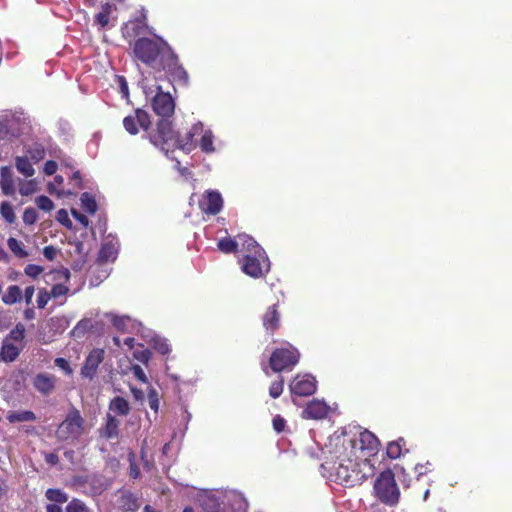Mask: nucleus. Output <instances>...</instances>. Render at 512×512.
Returning a JSON list of instances; mask_svg holds the SVG:
<instances>
[{"label":"nucleus","mask_w":512,"mask_h":512,"mask_svg":"<svg viewBox=\"0 0 512 512\" xmlns=\"http://www.w3.org/2000/svg\"><path fill=\"white\" fill-rule=\"evenodd\" d=\"M137 60L157 71H164L171 81L187 83L188 74L179 63V58L171 46L161 37L138 38L133 45Z\"/></svg>","instance_id":"1"},{"label":"nucleus","mask_w":512,"mask_h":512,"mask_svg":"<svg viewBox=\"0 0 512 512\" xmlns=\"http://www.w3.org/2000/svg\"><path fill=\"white\" fill-rule=\"evenodd\" d=\"M330 458L321 465L329 472V476L334 481L344 486H355L364 479L359 458L351 456L349 451L344 449L339 443L335 444L333 451L330 452Z\"/></svg>","instance_id":"2"},{"label":"nucleus","mask_w":512,"mask_h":512,"mask_svg":"<svg viewBox=\"0 0 512 512\" xmlns=\"http://www.w3.org/2000/svg\"><path fill=\"white\" fill-rule=\"evenodd\" d=\"M338 443L348 450L351 456L359 458L363 464L378 452L380 446L376 435L369 430H363L353 437L344 436Z\"/></svg>","instance_id":"3"},{"label":"nucleus","mask_w":512,"mask_h":512,"mask_svg":"<svg viewBox=\"0 0 512 512\" xmlns=\"http://www.w3.org/2000/svg\"><path fill=\"white\" fill-rule=\"evenodd\" d=\"M84 428L85 419L77 408L72 407L64 420L58 425L55 435L57 440L61 442H74L82 436Z\"/></svg>","instance_id":"4"},{"label":"nucleus","mask_w":512,"mask_h":512,"mask_svg":"<svg viewBox=\"0 0 512 512\" xmlns=\"http://www.w3.org/2000/svg\"><path fill=\"white\" fill-rule=\"evenodd\" d=\"M150 142L164 151H174L177 147L178 133L173 129L169 119H160L156 128L147 132Z\"/></svg>","instance_id":"5"},{"label":"nucleus","mask_w":512,"mask_h":512,"mask_svg":"<svg viewBox=\"0 0 512 512\" xmlns=\"http://www.w3.org/2000/svg\"><path fill=\"white\" fill-rule=\"evenodd\" d=\"M300 360V352L291 344L273 350L269 366L274 372L291 371Z\"/></svg>","instance_id":"6"},{"label":"nucleus","mask_w":512,"mask_h":512,"mask_svg":"<svg viewBox=\"0 0 512 512\" xmlns=\"http://www.w3.org/2000/svg\"><path fill=\"white\" fill-rule=\"evenodd\" d=\"M374 489L377 497L386 504H395L399 500V489L395 481L394 473L387 469L378 476Z\"/></svg>","instance_id":"7"},{"label":"nucleus","mask_w":512,"mask_h":512,"mask_svg":"<svg viewBox=\"0 0 512 512\" xmlns=\"http://www.w3.org/2000/svg\"><path fill=\"white\" fill-rule=\"evenodd\" d=\"M242 272L252 278H262L270 271V261L265 251L244 254L241 260Z\"/></svg>","instance_id":"8"},{"label":"nucleus","mask_w":512,"mask_h":512,"mask_svg":"<svg viewBox=\"0 0 512 512\" xmlns=\"http://www.w3.org/2000/svg\"><path fill=\"white\" fill-rule=\"evenodd\" d=\"M156 95L152 99V108L161 119H169L175 110V101L169 92L161 91L159 86Z\"/></svg>","instance_id":"9"},{"label":"nucleus","mask_w":512,"mask_h":512,"mask_svg":"<svg viewBox=\"0 0 512 512\" xmlns=\"http://www.w3.org/2000/svg\"><path fill=\"white\" fill-rule=\"evenodd\" d=\"M289 388L293 395L307 397L315 393L317 381L309 374L297 375L289 384Z\"/></svg>","instance_id":"10"},{"label":"nucleus","mask_w":512,"mask_h":512,"mask_svg":"<svg viewBox=\"0 0 512 512\" xmlns=\"http://www.w3.org/2000/svg\"><path fill=\"white\" fill-rule=\"evenodd\" d=\"M150 124V116L143 109H136L133 115H128L123 119V126L131 135H136L139 132L138 126L148 132Z\"/></svg>","instance_id":"11"},{"label":"nucleus","mask_w":512,"mask_h":512,"mask_svg":"<svg viewBox=\"0 0 512 512\" xmlns=\"http://www.w3.org/2000/svg\"><path fill=\"white\" fill-rule=\"evenodd\" d=\"M199 503L204 512H242L240 508H235L234 504L220 502L218 497L210 493L201 495Z\"/></svg>","instance_id":"12"},{"label":"nucleus","mask_w":512,"mask_h":512,"mask_svg":"<svg viewBox=\"0 0 512 512\" xmlns=\"http://www.w3.org/2000/svg\"><path fill=\"white\" fill-rule=\"evenodd\" d=\"M105 351L102 348H94L86 357L82 367L81 376L92 380L97 374L99 365L103 362Z\"/></svg>","instance_id":"13"},{"label":"nucleus","mask_w":512,"mask_h":512,"mask_svg":"<svg viewBox=\"0 0 512 512\" xmlns=\"http://www.w3.org/2000/svg\"><path fill=\"white\" fill-rule=\"evenodd\" d=\"M118 252L119 243L117 239L107 237L101 244L97 256V263L102 265L108 262H114L118 256Z\"/></svg>","instance_id":"14"},{"label":"nucleus","mask_w":512,"mask_h":512,"mask_svg":"<svg viewBox=\"0 0 512 512\" xmlns=\"http://www.w3.org/2000/svg\"><path fill=\"white\" fill-rule=\"evenodd\" d=\"M202 211L207 214L216 215L223 207V199L218 191H207L199 202Z\"/></svg>","instance_id":"15"},{"label":"nucleus","mask_w":512,"mask_h":512,"mask_svg":"<svg viewBox=\"0 0 512 512\" xmlns=\"http://www.w3.org/2000/svg\"><path fill=\"white\" fill-rule=\"evenodd\" d=\"M202 132H203L202 123H197L191 127V129L185 134V136L181 137L178 134L176 149H180L186 153L191 152L196 147V142L194 140V137L201 135Z\"/></svg>","instance_id":"16"},{"label":"nucleus","mask_w":512,"mask_h":512,"mask_svg":"<svg viewBox=\"0 0 512 512\" xmlns=\"http://www.w3.org/2000/svg\"><path fill=\"white\" fill-rule=\"evenodd\" d=\"M33 387L42 395L47 396L53 392L56 386V377L54 375L39 373L32 381Z\"/></svg>","instance_id":"17"},{"label":"nucleus","mask_w":512,"mask_h":512,"mask_svg":"<svg viewBox=\"0 0 512 512\" xmlns=\"http://www.w3.org/2000/svg\"><path fill=\"white\" fill-rule=\"evenodd\" d=\"M263 326L267 333L273 335L280 327V313L278 304L269 306L262 318Z\"/></svg>","instance_id":"18"},{"label":"nucleus","mask_w":512,"mask_h":512,"mask_svg":"<svg viewBox=\"0 0 512 512\" xmlns=\"http://www.w3.org/2000/svg\"><path fill=\"white\" fill-rule=\"evenodd\" d=\"M329 411L328 405L324 401L312 400L303 410V417L306 419H323L327 416Z\"/></svg>","instance_id":"19"},{"label":"nucleus","mask_w":512,"mask_h":512,"mask_svg":"<svg viewBox=\"0 0 512 512\" xmlns=\"http://www.w3.org/2000/svg\"><path fill=\"white\" fill-rule=\"evenodd\" d=\"M118 508L121 512H136L139 509L138 498L130 491H124L118 498Z\"/></svg>","instance_id":"20"},{"label":"nucleus","mask_w":512,"mask_h":512,"mask_svg":"<svg viewBox=\"0 0 512 512\" xmlns=\"http://www.w3.org/2000/svg\"><path fill=\"white\" fill-rule=\"evenodd\" d=\"M120 422L111 414H107L105 425L99 430L100 436L105 439H114L119 435Z\"/></svg>","instance_id":"21"},{"label":"nucleus","mask_w":512,"mask_h":512,"mask_svg":"<svg viewBox=\"0 0 512 512\" xmlns=\"http://www.w3.org/2000/svg\"><path fill=\"white\" fill-rule=\"evenodd\" d=\"M0 177H1L0 186H1L2 192L7 196L13 195L15 192V187H14V180H13V175H12L10 167H8V166L1 167Z\"/></svg>","instance_id":"22"},{"label":"nucleus","mask_w":512,"mask_h":512,"mask_svg":"<svg viewBox=\"0 0 512 512\" xmlns=\"http://www.w3.org/2000/svg\"><path fill=\"white\" fill-rule=\"evenodd\" d=\"M238 242L241 252L244 254H253L265 251L254 238L246 234L238 235Z\"/></svg>","instance_id":"23"},{"label":"nucleus","mask_w":512,"mask_h":512,"mask_svg":"<svg viewBox=\"0 0 512 512\" xmlns=\"http://www.w3.org/2000/svg\"><path fill=\"white\" fill-rule=\"evenodd\" d=\"M20 354V348L4 339L0 349V360L4 362H13Z\"/></svg>","instance_id":"24"},{"label":"nucleus","mask_w":512,"mask_h":512,"mask_svg":"<svg viewBox=\"0 0 512 512\" xmlns=\"http://www.w3.org/2000/svg\"><path fill=\"white\" fill-rule=\"evenodd\" d=\"M115 7L110 3L102 5L101 10L94 17V24L99 27L100 30L105 29L109 22L110 17Z\"/></svg>","instance_id":"25"},{"label":"nucleus","mask_w":512,"mask_h":512,"mask_svg":"<svg viewBox=\"0 0 512 512\" xmlns=\"http://www.w3.org/2000/svg\"><path fill=\"white\" fill-rule=\"evenodd\" d=\"M7 420L10 423L30 422L37 419L35 413L30 410L23 411H8L6 415Z\"/></svg>","instance_id":"26"},{"label":"nucleus","mask_w":512,"mask_h":512,"mask_svg":"<svg viewBox=\"0 0 512 512\" xmlns=\"http://www.w3.org/2000/svg\"><path fill=\"white\" fill-rule=\"evenodd\" d=\"M404 450L408 452V449L406 448V441L404 438H399L388 443L386 454L390 459H397L402 455Z\"/></svg>","instance_id":"27"},{"label":"nucleus","mask_w":512,"mask_h":512,"mask_svg":"<svg viewBox=\"0 0 512 512\" xmlns=\"http://www.w3.org/2000/svg\"><path fill=\"white\" fill-rule=\"evenodd\" d=\"M22 299V291L19 286L11 285L7 288L5 294L2 296V301L6 305H13L20 302Z\"/></svg>","instance_id":"28"},{"label":"nucleus","mask_w":512,"mask_h":512,"mask_svg":"<svg viewBox=\"0 0 512 512\" xmlns=\"http://www.w3.org/2000/svg\"><path fill=\"white\" fill-rule=\"evenodd\" d=\"M110 409L118 415L126 416L130 412V405L124 397L116 396L110 403Z\"/></svg>","instance_id":"29"},{"label":"nucleus","mask_w":512,"mask_h":512,"mask_svg":"<svg viewBox=\"0 0 512 512\" xmlns=\"http://www.w3.org/2000/svg\"><path fill=\"white\" fill-rule=\"evenodd\" d=\"M218 249L225 254H231L238 251L239 242L237 239H232L230 237H224L218 240L217 242Z\"/></svg>","instance_id":"30"},{"label":"nucleus","mask_w":512,"mask_h":512,"mask_svg":"<svg viewBox=\"0 0 512 512\" xmlns=\"http://www.w3.org/2000/svg\"><path fill=\"white\" fill-rule=\"evenodd\" d=\"M15 166L17 170L25 177H31L34 175L35 170L30 163L29 159L25 156H18L15 159Z\"/></svg>","instance_id":"31"},{"label":"nucleus","mask_w":512,"mask_h":512,"mask_svg":"<svg viewBox=\"0 0 512 512\" xmlns=\"http://www.w3.org/2000/svg\"><path fill=\"white\" fill-rule=\"evenodd\" d=\"M46 498L53 502L52 504H63L68 501V495L61 489L49 488L45 492Z\"/></svg>","instance_id":"32"},{"label":"nucleus","mask_w":512,"mask_h":512,"mask_svg":"<svg viewBox=\"0 0 512 512\" xmlns=\"http://www.w3.org/2000/svg\"><path fill=\"white\" fill-rule=\"evenodd\" d=\"M199 146L205 153L214 152L215 148L213 145V134L211 131H205L204 133L202 132Z\"/></svg>","instance_id":"33"},{"label":"nucleus","mask_w":512,"mask_h":512,"mask_svg":"<svg viewBox=\"0 0 512 512\" xmlns=\"http://www.w3.org/2000/svg\"><path fill=\"white\" fill-rule=\"evenodd\" d=\"M80 200H81L83 209L87 213L94 214L97 211L98 206H97L96 200L91 194H89L87 192L83 193L81 195Z\"/></svg>","instance_id":"34"},{"label":"nucleus","mask_w":512,"mask_h":512,"mask_svg":"<svg viewBox=\"0 0 512 512\" xmlns=\"http://www.w3.org/2000/svg\"><path fill=\"white\" fill-rule=\"evenodd\" d=\"M65 512H92V510L82 500L73 498L68 502Z\"/></svg>","instance_id":"35"},{"label":"nucleus","mask_w":512,"mask_h":512,"mask_svg":"<svg viewBox=\"0 0 512 512\" xmlns=\"http://www.w3.org/2000/svg\"><path fill=\"white\" fill-rule=\"evenodd\" d=\"M9 249L19 258H26L28 253L23 249L22 244L16 238L10 237L7 241Z\"/></svg>","instance_id":"36"},{"label":"nucleus","mask_w":512,"mask_h":512,"mask_svg":"<svg viewBox=\"0 0 512 512\" xmlns=\"http://www.w3.org/2000/svg\"><path fill=\"white\" fill-rule=\"evenodd\" d=\"M1 216L9 223L12 224L16 220V216L13 207L9 202H2L0 206Z\"/></svg>","instance_id":"37"},{"label":"nucleus","mask_w":512,"mask_h":512,"mask_svg":"<svg viewBox=\"0 0 512 512\" xmlns=\"http://www.w3.org/2000/svg\"><path fill=\"white\" fill-rule=\"evenodd\" d=\"M284 390V378L283 376H279L278 380L271 383L269 387V395L273 399H277L281 396Z\"/></svg>","instance_id":"38"},{"label":"nucleus","mask_w":512,"mask_h":512,"mask_svg":"<svg viewBox=\"0 0 512 512\" xmlns=\"http://www.w3.org/2000/svg\"><path fill=\"white\" fill-rule=\"evenodd\" d=\"M25 337V327L22 323L16 324V326L10 331L8 336L5 338L8 341L13 340L21 342Z\"/></svg>","instance_id":"39"},{"label":"nucleus","mask_w":512,"mask_h":512,"mask_svg":"<svg viewBox=\"0 0 512 512\" xmlns=\"http://www.w3.org/2000/svg\"><path fill=\"white\" fill-rule=\"evenodd\" d=\"M28 154L32 160L38 162L45 157L46 151L41 144H35L33 147L29 148Z\"/></svg>","instance_id":"40"},{"label":"nucleus","mask_w":512,"mask_h":512,"mask_svg":"<svg viewBox=\"0 0 512 512\" xmlns=\"http://www.w3.org/2000/svg\"><path fill=\"white\" fill-rule=\"evenodd\" d=\"M36 204L39 209L47 212L51 211L54 208L53 201L48 196L45 195L37 197Z\"/></svg>","instance_id":"41"},{"label":"nucleus","mask_w":512,"mask_h":512,"mask_svg":"<svg viewBox=\"0 0 512 512\" xmlns=\"http://www.w3.org/2000/svg\"><path fill=\"white\" fill-rule=\"evenodd\" d=\"M38 219V213L35 208L28 207L23 213V222L27 225H33Z\"/></svg>","instance_id":"42"},{"label":"nucleus","mask_w":512,"mask_h":512,"mask_svg":"<svg viewBox=\"0 0 512 512\" xmlns=\"http://www.w3.org/2000/svg\"><path fill=\"white\" fill-rule=\"evenodd\" d=\"M50 292H48L46 289L42 288L38 291L37 296V307L39 309H44L45 306L48 304L49 300L51 299Z\"/></svg>","instance_id":"43"},{"label":"nucleus","mask_w":512,"mask_h":512,"mask_svg":"<svg viewBox=\"0 0 512 512\" xmlns=\"http://www.w3.org/2000/svg\"><path fill=\"white\" fill-rule=\"evenodd\" d=\"M56 220L68 229L72 227V221L69 218L68 212L63 208L57 211Z\"/></svg>","instance_id":"44"},{"label":"nucleus","mask_w":512,"mask_h":512,"mask_svg":"<svg viewBox=\"0 0 512 512\" xmlns=\"http://www.w3.org/2000/svg\"><path fill=\"white\" fill-rule=\"evenodd\" d=\"M133 357L143 363V364H147L151 358V352L148 350V349H140V350H135L134 353H133Z\"/></svg>","instance_id":"45"},{"label":"nucleus","mask_w":512,"mask_h":512,"mask_svg":"<svg viewBox=\"0 0 512 512\" xmlns=\"http://www.w3.org/2000/svg\"><path fill=\"white\" fill-rule=\"evenodd\" d=\"M69 289L63 284H55L52 286L50 295L52 298H58L68 293Z\"/></svg>","instance_id":"46"},{"label":"nucleus","mask_w":512,"mask_h":512,"mask_svg":"<svg viewBox=\"0 0 512 512\" xmlns=\"http://www.w3.org/2000/svg\"><path fill=\"white\" fill-rule=\"evenodd\" d=\"M24 272L27 276L36 278L43 272V268L39 265L28 264L25 267Z\"/></svg>","instance_id":"47"},{"label":"nucleus","mask_w":512,"mask_h":512,"mask_svg":"<svg viewBox=\"0 0 512 512\" xmlns=\"http://www.w3.org/2000/svg\"><path fill=\"white\" fill-rule=\"evenodd\" d=\"M55 365L59 367L61 370L64 371L66 375H71L73 373V370L69 364V362L64 358H56L55 359Z\"/></svg>","instance_id":"48"},{"label":"nucleus","mask_w":512,"mask_h":512,"mask_svg":"<svg viewBox=\"0 0 512 512\" xmlns=\"http://www.w3.org/2000/svg\"><path fill=\"white\" fill-rule=\"evenodd\" d=\"M131 371H132L133 375L135 376V378H137L140 382H142V383L147 382V377L145 375V372L139 365H132Z\"/></svg>","instance_id":"49"},{"label":"nucleus","mask_w":512,"mask_h":512,"mask_svg":"<svg viewBox=\"0 0 512 512\" xmlns=\"http://www.w3.org/2000/svg\"><path fill=\"white\" fill-rule=\"evenodd\" d=\"M272 422H273V428L277 433H281L284 430L286 421L283 417H281L280 415H276L273 418Z\"/></svg>","instance_id":"50"},{"label":"nucleus","mask_w":512,"mask_h":512,"mask_svg":"<svg viewBox=\"0 0 512 512\" xmlns=\"http://www.w3.org/2000/svg\"><path fill=\"white\" fill-rule=\"evenodd\" d=\"M149 406L152 410L157 411L159 407V400L156 391L152 390L148 394Z\"/></svg>","instance_id":"51"},{"label":"nucleus","mask_w":512,"mask_h":512,"mask_svg":"<svg viewBox=\"0 0 512 512\" xmlns=\"http://www.w3.org/2000/svg\"><path fill=\"white\" fill-rule=\"evenodd\" d=\"M128 320V318L126 317H119V316H116L113 318L112 320V324L113 326L119 330V331H124L125 330V326H126V321Z\"/></svg>","instance_id":"52"},{"label":"nucleus","mask_w":512,"mask_h":512,"mask_svg":"<svg viewBox=\"0 0 512 512\" xmlns=\"http://www.w3.org/2000/svg\"><path fill=\"white\" fill-rule=\"evenodd\" d=\"M117 82L119 84L120 92L122 93V95L124 97H128V95H129V88H128V84H127V81H126L125 77L117 76Z\"/></svg>","instance_id":"53"},{"label":"nucleus","mask_w":512,"mask_h":512,"mask_svg":"<svg viewBox=\"0 0 512 512\" xmlns=\"http://www.w3.org/2000/svg\"><path fill=\"white\" fill-rule=\"evenodd\" d=\"M58 165L53 160H48L44 165V172L46 175H53L56 173Z\"/></svg>","instance_id":"54"},{"label":"nucleus","mask_w":512,"mask_h":512,"mask_svg":"<svg viewBox=\"0 0 512 512\" xmlns=\"http://www.w3.org/2000/svg\"><path fill=\"white\" fill-rule=\"evenodd\" d=\"M35 288L34 286H27L24 290V300L27 306L32 303V297L34 295Z\"/></svg>","instance_id":"55"},{"label":"nucleus","mask_w":512,"mask_h":512,"mask_svg":"<svg viewBox=\"0 0 512 512\" xmlns=\"http://www.w3.org/2000/svg\"><path fill=\"white\" fill-rule=\"evenodd\" d=\"M44 459H45L46 463L51 465V466L57 465L59 463L58 455L56 453H53V452L45 453Z\"/></svg>","instance_id":"56"},{"label":"nucleus","mask_w":512,"mask_h":512,"mask_svg":"<svg viewBox=\"0 0 512 512\" xmlns=\"http://www.w3.org/2000/svg\"><path fill=\"white\" fill-rule=\"evenodd\" d=\"M43 254L48 260H53L56 255V250L53 246H46L43 250Z\"/></svg>","instance_id":"57"},{"label":"nucleus","mask_w":512,"mask_h":512,"mask_svg":"<svg viewBox=\"0 0 512 512\" xmlns=\"http://www.w3.org/2000/svg\"><path fill=\"white\" fill-rule=\"evenodd\" d=\"M71 181L74 182L75 187L82 188V178L79 171L72 174Z\"/></svg>","instance_id":"58"},{"label":"nucleus","mask_w":512,"mask_h":512,"mask_svg":"<svg viewBox=\"0 0 512 512\" xmlns=\"http://www.w3.org/2000/svg\"><path fill=\"white\" fill-rule=\"evenodd\" d=\"M33 191H34V187H33V182L32 181L28 182L27 184L23 185L20 188V193L22 195H29Z\"/></svg>","instance_id":"59"},{"label":"nucleus","mask_w":512,"mask_h":512,"mask_svg":"<svg viewBox=\"0 0 512 512\" xmlns=\"http://www.w3.org/2000/svg\"><path fill=\"white\" fill-rule=\"evenodd\" d=\"M23 316L25 320H33L35 318V311L32 307H27L24 312Z\"/></svg>","instance_id":"60"},{"label":"nucleus","mask_w":512,"mask_h":512,"mask_svg":"<svg viewBox=\"0 0 512 512\" xmlns=\"http://www.w3.org/2000/svg\"><path fill=\"white\" fill-rule=\"evenodd\" d=\"M8 485L4 479H0V500L6 495Z\"/></svg>","instance_id":"61"},{"label":"nucleus","mask_w":512,"mask_h":512,"mask_svg":"<svg viewBox=\"0 0 512 512\" xmlns=\"http://www.w3.org/2000/svg\"><path fill=\"white\" fill-rule=\"evenodd\" d=\"M72 212H73L74 217L78 221H80L84 226L88 225V219H87V217L85 215L77 213L75 210H73Z\"/></svg>","instance_id":"62"},{"label":"nucleus","mask_w":512,"mask_h":512,"mask_svg":"<svg viewBox=\"0 0 512 512\" xmlns=\"http://www.w3.org/2000/svg\"><path fill=\"white\" fill-rule=\"evenodd\" d=\"M46 512H63L62 508L57 504H47Z\"/></svg>","instance_id":"63"},{"label":"nucleus","mask_w":512,"mask_h":512,"mask_svg":"<svg viewBox=\"0 0 512 512\" xmlns=\"http://www.w3.org/2000/svg\"><path fill=\"white\" fill-rule=\"evenodd\" d=\"M134 343H135V339L133 337H127L124 340V344L126 346H128L130 349H132L134 347Z\"/></svg>","instance_id":"64"}]
</instances>
